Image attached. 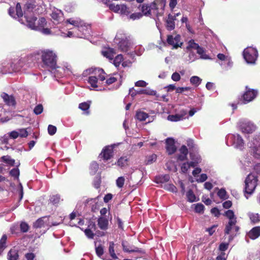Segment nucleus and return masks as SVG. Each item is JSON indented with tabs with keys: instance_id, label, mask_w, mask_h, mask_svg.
Masks as SVG:
<instances>
[{
	"instance_id": "nucleus-1",
	"label": "nucleus",
	"mask_w": 260,
	"mask_h": 260,
	"mask_svg": "<svg viewBox=\"0 0 260 260\" xmlns=\"http://www.w3.org/2000/svg\"><path fill=\"white\" fill-rule=\"evenodd\" d=\"M90 74H93L94 75L89 77L88 82L92 88H95L99 86L96 75L98 76L99 79L101 81H103L106 79L105 77V73L103 69L90 68L84 71L83 73V75L86 76Z\"/></svg>"
},
{
	"instance_id": "nucleus-2",
	"label": "nucleus",
	"mask_w": 260,
	"mask_h": 260,
	"mask_svg": "<svg viewBox=\"0 0 260 260\" xmlns=\"http://www.w3.org/2000/svg\"><path fill=\"white\" fill-rule=\"evenodd\" d=\"M225 215L229 219V222L226 224L224 232L225 234H231L230 239H233V236L238 231L239 227L236 225L237 218L234 214V212L231 210H229L225 212Z\"/></svg>"
},
{
	"instance_id": "nucleus-3",
	"label": "nucleus",
	"mask_w": 260,
	"mask_h": 260,
	"mask_svg": "<svg viewBox=\"0 0 260 260\" xmlns=\"http://www.w3.org/2000/svg\"><path fill=\"white\" fill-rule=\"evenodd\" d=\"M41 58L44 65L52 69L56 67L57 55L53 50L46 49L41 51Z\"/></svg>"
},
{
	"instance_id": "nucleus-4",
	"label": "nucleus",
	"mask_w": 260,
	"mask_h": 260,
	"mask_svg": "<svg viewBox=\"0 0 260 260\" xmlns=\"http://www.w3.org/2000/svg\"><path fill=\"white\" fill-rule=\"evenodd\" d=\"M257 177L256 175L253 173L249 174L245 180V193L251 194L257 185Z\"/></svg>"
},
{
	"instance_id": "nucleus-5",
	"label": "nucleus",
	"mask_w": 260,
	"mask_h": 260,
	"mask_svg": "<svg viewBox=\"0 0 260 260\" xmlns=\"http://www.w3.org/2000/svg\"><path fill=\"white\" fill-rule=\"evenodd\" d=\"M248 146L253 155L255 158H260V134L255 135L253 140L248 143Z\"/></svg>"
},
{
	"instance_id": "nucleus-6",
	"label": "nucleus",
	"mask_w": 260,
	"mask_h": 260,
	"mask_svg": "<svg viewBox=\"0 0 260 260\" xmlns=\"http://www.w3.org/2000/svg\"><path fill=\"white\" fill-rule=\"evenodd\" d=\"M258 56L257 51L256 49L249 47L246 48L243 51V57L247 63L253 64Z\"/></svg>"
},
{
	"instance_id": "nucleus-7",
	"label": "nucleus",
	"mask_w": 260,
	"mask_h": 260,
	"mask_svg": "<svg viewBox=\"0 0 260 260\" xmlns=\"http://www.w3.org/2000/svg\"><path fill=\"white\" fill-rule=\"evenodd\" d=\"M239 126L242 133L247 134L253 133L256 128L253 123L245 119L239 121Z\"/></svg>"
},
{
	"instance_id": "nucleus-8",
	"label": "nucleus",
	"mask_w": 260,
	"mask_h": 260,
	"mask_svg": "<svg viewBox=\"0 0 260 260\" xmlns=\"http://www.w3.org/2000/svg\"><path fill=\"white\" fill-rule=\"evenodd\" d=\"M118 41H119L118 46L121 51L126 52L129 50L131 45V42L127 38L124 37L120 38L118 35H117L115 38V42L117 43Z\"/></svg>"
},
{
	"instance_id": "nucleus-9",
	"label": "nucleus",
	"mask_w": 260,
	"mask_h": 260,
	"mask_svg": "<svg viewBox=\"0 0 260 260\" xmlns=\"http://www.w3.org/2000/svg\"><path fill=\"white\" fill-rule=\"evenodd\" d=\"M228 141H231L235 147L241 149L244 146V141L239 134L229 135Z\"/></svg>"
},
{
	"instance_id": "nucleus-10",
	"label": "nucleus",
	"mask_w": 260,
	"mask_h": 260,
	"mask_svg": "<svg viewBox=\"0 0 260 260\" xmlns=\"http://www.w3.org/2000/svg\"><path fill=\"white\" fill-rule=\"evenodd\" d=\"M257 94V91L254 89L248 88L246 87V90L243 95L244 103L246 104L253 100Z\"/></svg>"
},
{
	"instance_id": "nucleus-11",
	"label": "nucleus",
	"mask_w": 260,
	"mask_h": 260,
	"mask_svg": "<svg viewBox=\"0 0 260 260\" xmlns=\"http://www.w3.org/2000/svg\"><path fill=\"white\" fill-rule=\"evenodd\" d=\"M66 22L77 27V29L80 32H85L84 31H87V26H83V22L79 19H74L71 18L68 19Z\"/></svg>"
},
{
	"instance_id": "nucleus-12",
	"label": "nucleus",
	"mask_w": 260,
	"mask_h": 260,
	"mask_svg": "<svg viewBox=\"0 0 260 260\" xmlns=\"http://www.w3.org/2000/svg\"><path fill=\"white\" fill-rule=\"evenodd\" d=\"M113 155V148L111 146L105 147L100 154V156L104 160H107L110 159Z\"/></svg>"
},
{
	"instance_id": "nucleus-13",
	"label": "nucleus",
	"mask_w": 260,
	"mask_h": 260,
	"mask_svg": "<svg viewBox=\"0 0 260 260\" xmlns=\"http://www.w3.org/2000/svg\"><path fill=\"white\" fill-rule=\"evenodd\" d=\"M167 152L170 155L173 154L176 151L177 148L175 145V141L172 138H167L166 140Z\"/></svg>"
},
{
	"instance_id": "nucleus-14",
	"label": "nucleus",
	"mask_w": 260,
	"mask_h": 260,
	"mask_svg": "<svg viewBox=\"0 0 260 260\" xmlns=\"http://www.w3.org/2000/svg\"><path fill=\"white\" fill-rule=\"evenodd\" d=\"M180 36L179 35L169 36L167 39V42L169 44L173 46L174 48H177L182 44L180 42Z\"/></svg>"
},
{
	"instance_id": "nucleus-15",
	"label": "nucleus",
	"mask_w": 260,
	"mask_h": 260,
	"mask_svg": "<svg viewBox=\"0 0 260 260\" xmlns=\"http://www.w3.org/2000/svg\"><path fill=\"white\" fill-rule=\"evenodd\" d=\"M51 16L55 23H59L63 20L62 12L57 9L52 11Z\"/></svg>"
},
{
	"instance_id": "nucleus-16",
	"label": "nucleus",
	"mask_w": 260,
	"mask_h": 260,
	"mask_svg": "<svg viewBox=\"0 0 260 260\" xmlns=\"http://www.w3.org/2000/svg\"><path fill=\"white\" fill-rule=\"evenodd\" d=\"M164 13V9H159L155 3H151V10L150 14V16L151 17L161 16Z\"/></svg>"
},
{
	"instance_id": "nucleus-17",
	"label": "nucleus",
	"mask_w": 260,
	"mask_h": 260,
	"mask_svg": "<svg viewBox=\"0 0 260 260\" xmlns=\"http://www.w3.org/2000/svg\"><path fill=\"white\" fill-rule=\"evenodd\" d=\"M179 154L177 156V160L184 161L187 159V155L188 153V149L185 145H182L179 150Z\"/></svg>"
},
{
	"instance_id": "nucleus-18",
	"label": "nucleus",
	"mask_w": 260,
	"mask_h": 260,
	"mask_svg": "<svg viewBox=\"0 0 260 260\" xmlns=\"http://www.w3.org/2000/svg\"><path fill=\"white\" fill-rule=\"evenodd\" d=\"M136 118L140 121H145L147 118L148 119L147 122L152 121V119H150L148 114L143 111H137L136 114Z\"/></svg>"
},
{
	"instance_id": "nucleus-19",
	"label": "nucleus",
	"mask_w": 260,
	"mask_h": 260,
	"mask_svg": "<svg viewBox=\"0 0 260 260\" xmlns=\"http://www.w3.org/2000/svg\"><path fill=\"white\" fill-rule=\"evenodd\" d=\"M1 97L4 100V102L9 106H14L15 104V101L14 98L12 95H9L6 93H3L1 94Z\"/></svg>"
},
{
	"instance_id": "nucleus-20",
	"label": "nucleus",
	"mask_w": 260,
	"mask_h": 260,
	"mask_svg": "<svg viewBox=\"0 0 260 260\" xmlns=\"http://www.w3.org/2000/svg\"><path fill=\"white\" fill-rule=\"evenodd\" d=\"M247 235L252 240L257 238L260 236V226L253 228L249 231Z\"/></svg>"
},
{
	"instance_id": "nucleus-21",
	"label": "nucleus",
	"mask_w": 260,
	"mask_h": 260,
	"mask_svg": "<svg viewBox=\"0 0 260 260\" xmlns=\"http://www.w3.org/2000/svg\"><path fill=\"white\" fill-rule=\"evenodd\" d=\"M186 114V112L183 111L182 113L175 115H169L168 116V120L171 121L177 122L183 119L184 116Z\"/></svg>"
},
{
	"instance_id": "nucleus-22",
	"label": "nucleus",
	"mask_w": 260,
	"mask_h": 260,
	"mask_svg": "<svg viewBox=\"0 0 260 260\" xmlns=\"http://www.w3.org/2000/svg\"><path fill=\"white\" fill-rule=\"evenodd\" d=\"M98 224L99 227L103 230H105L107 229L108 225V220L105 217H100L98 219Z\"/></svg>"
},
{
	"instance_id": "nucleus-23",
	"label": "nucleus",
	"mask_w": 260,
	"mask_h": 260,
	"mask_svg": "<svg viewBox=\"0 0 260 260\" xmlns=\"http://www.w3.org/2000/svg\"><path fill=\"white\" fill-rule=\"evenodd\" d=\"M48 221V218L46 217H43L38 219L34 223V226L36 228H40L44 226Z\"/></svg>"
},
{
	"instance_id": "nucleus-24",
	"label": "nucleus",
	"mask_w": 260,
	"mask_h": 260,
	"mask_svg": "<svg viewBox=\"0 0 260 260\" xmlns=\"http://www.w3.org/2000/svg\"><path fill=\"white\" fill-rule=\"evenodd\" d=\"M122 246L123 247V250L125 252H138L139 251L138 248L128 245L127 243L125 242H122Z\"/></svg>"
},
{
	"instance_id": "nucleus-25",
	"label": "nucleus",
	"mask_w": 260,
	"mask_h": 260,
	"mask_svg": "<svg viewBox=\"0 0 260 260\" xmlns=\"http://www.w3.org/2000/svg\"><path fill=\"white\" fill-rule=\"evenodd\" d=\"M24 17L27 21L28 26L32 29L37 30L38 27L35 24V21H36L37 18L36 17H32V18L29 19L25 15Z\"/></svg>"
},
{
	"instance_id": "nucleus-26",
	"label": "nucleus",
	"mask_w": 260,
	"mask_h": 260,
	"mask_svg": "<svg viewBox=\"0 0 260 260\" xmlns=\"http://www.w3.org/2000/svg\"><path fill=\"white\" fill-rule=\"evenodd\" d=\"M102 54L105 57L109 58L110 60H112L113 59L116 53L115 52V51L113 49L109 48L106 51H102Z\"/></svg>"
},
{
	"instance_id": "nucleus-27",
	"label": "nucleus",
	"mask_w": 260,
	"mask_h": 260,
	"mask_svg": "<svg viewBox=\"0 0 260 260\" xmlns=\"http://www.w3.org/2000/svg\"><path fill=\"white\" fill-rule=\"evenodd\" d=\"M18 258V250L15 249H11L8 253V260H17Z\"/></svg>"
},
{
	"instance_id": "nucleus-28",
	"label": "nucleus",
	"mask_w": 260,
	"mask_h": 260,
	"mask_svg": "<svg viewBox=\"0 0 260 260\" xmlns=\"http://www.w3.org/2000/svg\"><path fill=\"white\" fill-rule=\"evenodd\" d=\"M170 176L168 175L158 176L155 177V181L156 183H164L169 181Z\"/></svg>"
},
{
	"instance_id": "nucleus-29",
	"label": "nucleus",
	"mask_w": 260,
	"mask_h": 260,
	"mask_svg": "<svg viewBox=\"0 0 260 260\" xmlns=\"http://www.w3.org/2000/svg\"><path fill=\"white\" fill-rule=\"evenodd\" d=\"M172 15L169 14L167 20V28L168 30H171L175 28V22L173 21Z\"/></svg>"
},
{
	"instance_id": "nucleus-30",
	"label": "nucleus",
	"mask_w": 260,
	"mask_h": 260,
	"mask_svg": "<svg viewBox=\"0 0 260 260\" xmlns=\"http://www.w3.org/2000/svg\"><path fill=\"white\" fill-rule=\"evenodd\" d=\"M248 216L251 220L254 223L260 221V215L258 213H249Z\"/></svg>"
},
{
	"instance_id": "nucleus-31",
	"label": "nucleus",
	"mask_w": 260,
	"mask_h": 260,
	"mask_svg": "<svg viewBox=\"0 0 260 260\" xmlns=\"http://www.w3.org/2000/svg\"><path fill=\"white\" fill-rule=\"evenodd\" d=\"M114 243L113 242H110L109 243V253L110 256L114 259L118 258L116 254L115 253L114 251Z\"/></svg>"
},
{
	"instance_id": "nucleus-32",
	"label": "nucleus",
	"mask_w": 260,
	"mask_h": 260,
	"mask_svg": "<svg viewBox=\"0 0 260 260\" xmlns=\"http://www.w3.org/2000/svg\"><path fill=\"white\" fill-rule=\"evenodd\" d=\"M151 10V4L150 5L144 4L142 7V11L144 15L146 16H150Z\"/></svg>"
},
{
	"instance_id": "nucleus-33",
	"label": "nucleus",
	"mask_w": 260,
	"mask_h": 260,
	"mask_svg": "<svg viewBox=\"0 0 260 260\" xmlns=\"http://www.w3.org/2000/svg\"><path fill=\"white\" fill-rule=\"evenodd\" d=\"M62 68L67 74L70 75L73 73L72 66L68 62H63Z\"/></svg>"
},
{
	"instance_id": "nucleus-34",
	"label": "nucleus",
	"mask_w": 260,
	"mask_h": 260,
	"mask_svg": "<svg viewBox=\"0 0 260 260\" xmlns=\"http://www.w3.org/2000/svg\"><path fill=\"white\" fill-rule=\"evenodd\" d=\"M251 158L249 157L244 158L243 159L241 160V162L242 164L245 168V169H247V167H251L253 166L252 162L251 161Z\"/></svg>"
},
{
	"instance_id": "nucleus-35",
	"label": "nucleus",
	"mask_w": 260,
	"mask_h": 260,
	"mask_svg": "<svg viewBox=\"0 0 260 260\" xmlns=\"http://www.w3.org/2000/svg\"><path fill=\"white\" fill-rule=\"evenodd\" d=\"M60 197L58 194L52 195L50 196L49 201L54 205H58L60 202Z\"/></svg>"
},
{
	"instance_id": "nucleus-36",
	"label": "nucleus",
	"mask_w": 260,
	"mask_h": 260,
	"mask_svg": "<svg viewBox=\"0 0 260 260\" xmlns=\"http://www.w3.org/2000/svg\"><path fill=\"white\" fill-rule=\"evenodd\" d=\"M90 107L89 103H88L87 102H84L82 103L79 104V108L81 110L85 111V113L86 114H89V112L88 111V109Z\"/></svg>"
},
{
	"instance_id": "nucleus-37",
	"label": "nucleus",
	"mask_w": 260,
	"mask_h": 260,
	"mask_svg": "<svg viewBox=\"0 0 260 260\" xmlns=\"http://www.w3.org/2000/svg\"><path fill=\"white\" fill-rule=\"evenodd\" d=\"M202 79L198 76H194L190 78V82L191 84L196 86H199L201 83Z\"/></svg>"
},
{
	"instance_id": "nucleus-38",
	"label": "nucleus",
	"mask_w": 260,
	"mask_h": 260,
	"mask_svg": "<svg viewBox=\"0 0 260 260\" xmlns=\"http://www.w3.org/2000/svg\"><path fill=\"white\" fill-rule=\"evenodd\" d=\"M128 159L126 157H121L119 159H118L117 165L122 168L126 166L127 165Z\"/></svg>"
},
{
	"instance_id": "nucleus-39",
	"label": "nucleus",
	"mask_w": 260,
	"mask_h": 260,
	"mask_svg": "<svg viewBox=\"0 0 260 260\" xmlns=\"http://www.w3.org/2000/svg\"><path fill=\"white\" fill-rule=\"evenodd\" d=\"M186 197L187 200L190 202H194L197 201L196 197L192 191L191 190H188L186 193Z\"/></svg>"
},
{
	"instance_id": "nucleus-40",
	"label": "nucleus",
	"mask_w": 260,
	"mask_h": 260,
	"mask_svg": "<svg viewBox=\"0 0 260 260\" xmlns=\"http://www.w3.org/2000/svg\"><path fill=\"white\" fill-rule=\"evenodd\" d=\"M76 217V215L75 213H72L70 214V225L71 226H77V220Z\"/></svg>"
},
{
	"instance_id": "nucleus-41",
	"label": "nucleus",
	"mask_w": 260,
	"mask_h": 260,
	"mask_svg": "<svg viewBox=\"0 0 260 260\" xmlns=\"http://www.w3.org/2000/svg\"><path fill=\"white\" fill-rule=\"evenodd\" d=\"M2 160L8 164V165H10L11 166H13L15 163V160L11 158L10 156L7 155V156H3L2 157Z\"/></svg>"
},
{
	"instance_id": "nucleus-42",
	"label": "nucleus",
	"mask_w": 260,
	"mask_h": 260,
	"mask_svg": "<svg viewBox=\"0 0 260 260\" xmlns=\"http://www.w3.org/2000/svg\"><path fill=\"white\" fill-rule=\"evenodd\" d=\"M123 59V56L121 54L117 55L114 59L113 63L115 67H118Z\"/></svg>"
},
{
	"instance_id": "nucleus-43",
	"label": "nucleus",
	"mask_w": 260,
	"mask_h": 260,
	"mask_svg": "<svg viewBox=\"0 0 260 260\" xmlns=\"http://www.w3.org/2000/svg\"><path fill=\"white\" fill-rule=\"evenodd\" d=\"M99 165L96 162H92L90 166V173L94 175L98 170Z\"/></svg>"
},
{
	"instance_id": "nucleus-44",
	"label": "nucleus",
	"mask_w": 260,
	"mask_h": 260,
	"mask_svg": "<svg viewBox=\"0 0 260 260\" xmlns=\"http://www.w3.org/2000/svg\"><path fill=\"white\" fill-rule=\"evenodd\" d=\"M196 50H197V53L201 55V57L202 58L205 59L209 58L208 57V55L204 53V51L203 49V48H201L199 46H198V48H197L196 49Z\"/></svg>"
},
{
	"instance_id": "nucleus-45",
	"label": "nucleus",
	"mask_w": 260,
	"mask_h": 260,
	"mask_svg": "<svg viewBox=\"0 0 260 260\" xmlns=\"http://www.w3.org/2000/svg\"><path fill=\"white\" fill-rule=\"evenodd\" d=\"M18 136L21 138H26L28 136V132L25 128H20L17 130Z\"/></svg>"
},
{
	"instance_id": "nucleus-46",
	"label": "nucleus",
	"mask_w": 260,
	"mask_h": 260,
	"mask_svg": "<svg viewBox=\"0 0 260 260\" xmlns=\"http://www.w3.org/2000/svg\"><path fill=\"white\" fill-rule=\"evenodd\" d=\"M119 13L122 14L127 15L129 13L128 9L126 6L124 4L120 5Z\"/></svg>"
},
{
	"instance_id": "nucleus-47",
	"label": "nucleus",
	"mask_w": 260,
	"mask_h": 260,
	"mask_svg": "<svg viewBox=\"0 0 260 260\" xmlns=\"http://www.w3.org/2000/svg\"><path fill=\"white\" fill-rule=\"evenodd\" d=\"M144 94L148 95H154L157 96V92L155 90L151 89L150 88H146L144 89Z\"/></svg>"
},
{
	"instance_id": "nucleus-48",
	"label": "nucleus",
	"mask_w": 260,
	"mask_h": 260,
	"mask_svg": "<svg viewBox=\"0 0 260 260\" xmlns=\"http://www.w3.org/2000/svg\"><path fill=\"white\" fill-rule=\"evenodd\" d=\"M114 75L116 76V77L111 76L106 80V83L107 85H110L117 80L118 77L119 76V75L118 74H115Z\"/></svg>"
},
{
	"instance_id": "nucleus-49",
	"label": "nucleus",
	"mask_w": 260,
	"mask_h": 260,
	"mask_svg": "<svg viewBox=\"0 0 260 260\" xmlns=\"http://www.w3.org/2000/svg\"><path fill=\"white\" fill-rule=\"evenodd\" d=\"M218 197L222 199H226L227 198L226 192L224 189H220L217 192Z\"/></svg>"
},
{
	"instance_id": "nucleus-50",
	"label": "nucleus",
	"mask_w": 260,
	"mask_h": 260,
	"mask_svg": "<svg viewBox=\"0 0 260 260\" xmlns=\"http://www.w3.org/2000/svg\"><path fill=\"white\" fill-rule=\"evenodd\" d=\"M109 9L115 13L119 12L120 5H115L114 4H111L108 5Z\"/></svg>"
},
{
	"instance_id": "nucleus-51",
	"label": "nucleus",
	"mask_w": 260,
	"mask_h": 260,
	"mask_svg": "<svg viewBox=\"0 0 260 260\" xmlns=\"http://www.w3.org/2000/svg\"><path fill=\"white\" fill-rule=\"evenodd\" d=\"M125 181V179L123 177H119L116 180V185L119 188L123 187Z\"/></svg>"
},
{
	"instance_id": "nucleus-52",
	"label": "nucleus",
	"mask_w": 260,
	"mask_h": 260,
	"mask_svg": "<svg viewBox=\"0 0 260 260\" xmlns=\"http://www.w3.org/2000/svg\"><path fill=\"white\" fill-rule=\"evenodd\" d=\"M16 12L17 17L20 18L23 16V13L19 3H17L16 6Z\"/></svg>"
},
{
	"instance_id": "nucleus-53",
	"label": "nucleus",
	"mask_w": 260,
	"mask_h": 260,
	"mask_svg": "<svg viewBox=\"0 0 260 260\" xmlns=\"http://www.w3.org/2000/svg\"><path fill=\"white\" fill-rule=\"evenodd\" d=\"M191 89V87H178L176 89V92L177 93H181L188 91H189Z\"/></svg>"
},
{
	"instance_id": "nucleus-54",
	"label": "nucleus",
	"mask_w": 260,
	"mask_h": 260,
	"mask_svg": "<svg viewBox=\"0 0 260 260\" xmlns=\"http://www.w3.org/2000/svg\"><path fill=\"white\" fill-rule=\"evenodd\" d=\"M199 45L196 43L193 40H191L188 42L187 49H196L198 48Z\"/></svg>"
},
{
	"instance_id": "nucleus-55",
	"label": "nucleus",
	"mask_w": 260,
	"mask_h": 260,
	"mask_svg": "<svg viewBox=\"0 0 260 260\" xmlns=\"http://www.w3.org/2000/svg\"><path fill=\"white\" fill-rule=\"evenodd\" d=\"M48 132L50 135H53L56 132V126L52 125H49L48 127Z\"/></svg>"
},
{
	"instance_id": "nucleus-56",
	"label": "nucleus",
	"mask_w": 260,
	"mask_h": 260,
	"mask_svg": "<svg viewBox=\"0 0 260 260\" xmlns=\"http://www.w3.org/2000/svg\"><path fill=\"white\" fill-rule=\"evenodd\" d=\"M43 110V107L42 105H37L34 109V112L36 115L40 114Z\"/></svg>"
},
{
	"instance_id": "nucleus-57",
	"label": "nucleus",
	"mask_w": 260,
	"mask_h": 260,
	"mask_svg": "<svg viewBox=\"0 0 260 260\" xmlns=\"http://www.w3.org/2000/svg\"><path fill=\"white\" fill-rule=\"evenodd\" d=\"M164 188L172 192H176L177 191L176 187L174 185L171 184L165 185Z\"/></svg>"
},
{
	"instance_id": "nucleus-58",
	"label": "nucleus",
	"mask_w": 260,
	"mask_h": 260,
	"mask_svg": "<svg viewBox=\"0 0 260 260\" xmlns=\"http://www.w3.org/2000/svg\"><path fill=\"white\" fill-rule=\"evenodd\" d=\"M85 34V32H82V34H79L77 32L76 34H74L72 31H68V37H79V38H83V35Z\"/></svg>"
},
{
	"instance_id": "nucleus-59",
	"label": "nucleus",
	"mask_w": 260,
	"mask_h": 260,
	"mask_svg": "<svg viewBox=\"0 0 260 260\" xmlns=\"http://www.w3.org/2000/svg\"><path fill=\"white\" fill-rule=\"evenodd\" d=\"M190 168V167L189 166V164L188 162H184L181 166V170L183 173H185L187 172V171L188 170V169Z\"/></svg>"
},
{
	"instance_id": "nucleus-60",
	"label": "nucleus",
	"mask_w": 260,
	"mask_h": 260,
	"mask_svg": "<svg viewBox=\"0 0 260 260\" xmlns=\"http://www.w3.org/2000/svg\"><path fill=\"white\" fill-rule=\"evenodd\" d=\"M148 85V83L143 80H139L135 82V85L137 87H145Z\"/></svg>"
},
{
	"instance_id": "nucleus-61",
	"label": "nucleus",
	"mask_w": 260,
	"mask_h": 260,
	"mask_svg": "<svg viewBox=\"0 0 260 260\" xmlns=\"http://www.w3.org/2000/svg\"><path fill=\"white\" fill-rule=\"evenodd\" d=\"M142 17V14L141 13H135L131 14L129 16V18L135 20L136 19H139Z\"/></svg>"
},
{
	"instance_id": "nucleus-62",
	"label": "nucleus",
	"mask_w": 260,
	"mask_h": 260,
	"mask_svg": "<svg viewBox=\"0 0 260 260\" xmlns=\"http://www.w3.org/2000/svg\"><path fill=\"white\" fill-rule=\"evenodd\" d=\"M10 175L15 178H18L19 175V171L17 168H14L11 170L10 172Z\"/></svg>"
},
{
	"instance_id": "nucleus-63",
	"label": "nucleus",
	"mask_w": 260,
	"mask_h": 260,
	"mask_svg": "<svg viewBox=\"0 0 260 260\" xmlns=\"http://www.w3.org/2000/svg\"><path fill=\"white\" fill-rule=\"evenodd\" d=\"M204 209V206L202 204H197L195 207V211L198 213H202Z\"/></svg>"
},
{
	"instance_id": "nucleus-64",
	"label": "nucleus",
	"mask_w": 260,
	"mask_h": 260,
	"mask_svg": "<svg viewBox=\"0 0 260 260\" xmlns=\"http://www.w3.org/2000/svg\"><path fill=\"white\" fill-rule=\"evenodd\" d=\"M85 234L86 236L90 239H93V237L94 236V234L93 233V231H90V229H86L84 231Z\"/></svg>"
}]
</instances>
